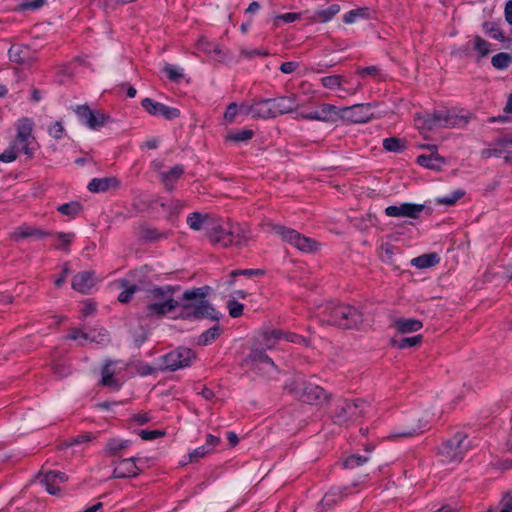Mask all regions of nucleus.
<instances>
[{
  "mask_svg": "<svg viewBox=\"0 0 512 512\" xmlns=\"http://www.w3.org/2000/svg\"><path fill=\"white\" fill-rule=\"evenodd\" d=\"M263 274H264V272L261 269H243V270H233L231 272L232 277H236V276L252 277V276H259V275H263Z\"/></svg>",
  "mask_w": 512,
  "mask_h": 512,
  "instance_id": "052dcab7",
  "label": "nucleus"
},
{
  "mask_svg": "<svg viewBox=\"0 0 512 512\" xmlns=\"http://www.w3.org/2000/svg\"><path fill=\"white\" fill-rule=\"evenodd\" d=\"M482 27L485 33L490 37L500 41H505L504 35L497 23L487 21L483 23Z\"/></svg>",
  "mask_w": 512,
  "mask_h": 512,
  "instance_id": "4c0bfd02",
  "label": "nucleus"
},
{
  "mask_svg": "<svg viewBox=\"0 0 512 512\" xmlns=\"http://www.w3.org/2000/svg\"><path fill=\"white\" fill-rule=\"evenodd\" d=\"M162 71L166 74L168 79H170L173 82H178L184 78L183 68L172 64H166L163 67Z\"/></svg>",
  "mask_w": 512,
  "mask_h": 512,
  "instance_id": "c9c22d12",
  "label": "nucleus"
},
{
  "mask_svg": "<svg viewBox=\"0 0 512 512\" xmlns=\"http://www.w3.org/2000/svg\"><path fill=\"white\" fill-rule=\"evenodd\" d=\"M474 49L479 52L481 57H485L490 53V43L482 39L480 36H475Z\"/></svg>",
  "mask_w": 512,
  "mask_h": 512,
  "instance_id": "8fccbe9b",
  "label": "nucleus"
},
{
  "mask_svg": "<svg viewBox=\"0 0 512 512\" xmlns=\"http://www.w3.org/2000/svg\"><path fill=\"white\" fill-rule=\"evenodd\" d=\"M321 321L341 328L351 329L363 322V314L355 307L345 304H329L325 307Z\"/></svg>",
  "mask_w": 512,
  "mask_h": 512,
  "instance_id": "39448f33",
  "label": "nucleus"
},
{
  "mask_svg": "<svg viewBox=\"0 0 512 512\" xmlns=\"http://www.w3.org/2000/svg\"><path fill=\"white\" fill-rule=\"evenodd\" d=\"M364 11H365L364 9H357V10L349 11L348 13H346L344 15L343 21L346 24H353L356 21L357 17L362 16L364 14Z\"/></svg>",
  "mask_w": 512,
  "mask_h": 512,
  "instance_id": "338daca9",
  "label": "nucleus"
},
{
  "mask_svg": "<svg viewBox=\"0 0 512 512\" xmlns=\"http://www.w3.org/2000/svg\"><path fill=\"white\" fill-rule=\"evenodd\" d=\"M227 309L231 317L238 318L243 314L244 305L236 300H229L227 302Z\"/></svg>",
  "mask_w": 512,
  "mask_h": 512,
  "instance_id": "603ef678",
  "label": "nucleus"
},
{
  "mask_svg": "<svg viewBox=\"0 0 512 512\" xmlns=\"http://www.w3.org/2000/svg\"><path fill=\"white\" fill-rule=\"evenodd\" d=\"M467 435L457 432L451 439L445 441L439 448V454L444 462H460L470 448L466 442Z\"/></svg>",
  "mask_w": 512,
  "mask_h": 512,
  "instance_id": "9d476101",
  "label": "nucleus"
},
{
  "mask_svg": "<svg viewBox=\"0 0 512 512\" xmlns=\"http://www.w3.org/2000/svg\"><path fill=\"white\" fill-rule=\"evenodd\" d=\"M142 107L150 114L162 116L166 120H173L180 115L177 108L166 106L162 103L155 101L152 98H143Z\"/></svg>",
  "mask_w": 512,
  "mask_h": 512,
  "instance_id": "2eb2a0df",
  "label": "nucleus"
},
{
  "mask_svg": "<svg viewBox=\"0 0 512 512\" xmlns=\"http://www.w3.org/2000/svg\"><path fill=\"white\" fill-rule=\"evenodd\" d=\"M368 460V457L354 454L346 458L343 465L345 468L353 469L360 465H363Z\"/></svg>",
  "mask_w": 512,
  "mask_h": 512,
  "instance_id": "de8ad7c7",
  "label": "nucleus"
},
{
  "mask_svg": "<svg viewBox=\"0 0 512 512\" xmlns=\"http://www.w3.org/2000/svg\"><path fill=\"white\" fill-rule=\"evenodd\" d=\"M177 286H154L146 291L145 305L142 313L147 318H161L168 313L174 312L179 302L174 299Z\"/></svg>",
  "mask_w": 512,
  "mask_h": 512,
  "instance_id": "f03ea898",
  "label": "nucleus"
},
{
  "mask_svg": "<svg viewBox=\"0 0 512 512\" xmlns=\"http://www.w3.org/2000/svg\"><path fill=\"white\" fill-rule=\"evenodd\" d=\"M440 258L436 253L423 254L411 260V264L419 269L429 268L438 264Z\"/></svg>",
  "mask_w": 512,
  "mask_h": 512,
  "instance_id": "cd10ccee",
  "label": "nucleus"
},
{
  "mask_svg": "<svg viewBox=\"0 0 512 512\" xmlns=\"http://www.w3.org/2000/svg\"><path fill=\"white\" fill-rule=\"evenodd\" d=\"M165 435V432L162 430H141L139 432V436L142 440L150 441L157 438H160Z\"/></svg>",
  "mask_w": 512,
  "mask_h": 512,
  "instance_id": "bf43d9fd",
  "label": "nucleus"
},
{
  "mask_svg": "<svg viewBox=\"0 0 512 512\" xmlns=\"http://www.w3.org/2000/svg\"><path fill=\"white\" fill-rule=\"evenodd\" d=\"M272 231L280 236L283 241L293 245L302 252H312L316 248V241L301 235L298 231L282 225H272Z\"/></svg>",
  "mask_w": 512,
  "mask_h": 512,
  "instance_id": "9b49d317",
  "label": "nucleus"
},
{
  "mask_svg": "<svg viewBox=\"0 0 512 512\" xmlns=\"http://www.w3.org/2000/svg\"><path fill=\"white\" fill-rule=\"evenodd\" d=\"M292 100V98H261L252 103V117L269 118L276 117L274 110V101Z\"/></svg>",
  "mask_w": 512,
  "mask_h": 512,
  "instance_id": "a211bd4d",
  "label": "nucleus"
},
{
  "mask_svg": "<svg viewBox=\"0 0 512 512\" xmlns=\"http://www.w3.org/2000/svg\"><path fill=\"white\" fill-rule=\"evenodd\" d=\"M282 335H284L283 330L274 329L265 331L262 334V340L260 344L267 349H272L275 346L276 341L282 339Z\"/></svg>",
  "mask_w": 512,
  "mask_h": 512,
  "instance_id": "c85d7f7f",
  "label": "nucleus"
},
{
  "mask_svg": "<svg viewBox=\"0 0 512 512\" xmlns=\"http://www.w3.org/2000/svg\"><path fill=\"white\" fill-rule=\"evenodd\" d=\"M492 148L483 149L480 153L482 159H489L491 157H499L505 147L497 146L493 143Z\"/></svg>",
  "mask_w": 512,
  "mask_h": 512,
  "instance_id": "13d9d810",
  "label": "nucleus"
},
{
  "mask_svg": "<svg viewBox=\"0 0 512 512\" xmlns=\"http://www.w3.org/2000/svg\"><path fill=\"white\" fill-rule=\"evenodd\" d=\"M287 388L302 402L308 404H321L328 399V394L322 387L302 379L295 380Z\"/></svg>",
  "mask_w": 512,
  "mask_h": 512,
  "instance_id": "1a4fd4ad",
  "label": "nucleus"
},
{
  "mask_svg": "<svg viewBox=\"0 0 512 512\" xmlns=\"http://www.w3.org/2000/svg\"><path fill=\"white\" fill-rule=\"evenodd\" d=\"M82 206L79 202H69L60 205L57 210L66 216L75 217L80 213Z\"/></svg>",
  "mask_w": 512,
  "mask_h": 512,
  "instance_id": "58836bf2",
  "label": "nucleus"
},
{
  "mask_svg": "<svg viewBox=\"0 0 512 512\" xmlns=\"http://www.w3.org/2000/svg\"><path fill=\"white\" fill-rule=\"evenodd\" d=\"M422 335H415L412 337H402L399 339L393 340V345L396 346L399 349H406L409 347H415L421 344L422 342Z\"/></svg>",
  "mask_w": 512,
  "mask_h": 512,
  "instance_id": "2f4dec72",
  "label": "nucleus"
},
{
  "mask_svg": "<svg viewBox=\"0 0 512 512\" xmlns=\"http://www.w3.org/2000/svg\"><path fill=\"white\" fill-rule=\"evenodd\" d=\"M470 115L456 109H439L433 113L415 117V125L420 130H433L438 128L464 127L469 121Z\"/></svg>",
  "mask_w": 512,
  "mask_h": 512,
  "instance_id": "20e7f679",
  "label": "nucleus"
},
{
  "mask_svg": "<svg viewBox=\"0 0 512 512\" xmlns=\"http://www.w3.org/2000/svg\"><path fill=\"white\" fill-rule=\"evenodd\" d=\"M350 490L351 487L349 486L331 488L322 498L321 506L332 507L349 495L351 493Z\"/></svg>",
  "mask_w": 512,
  "mask_h": 512,
  "instance_id": "393cba45",
  "label": "nucleus"
},
{
  "mask_svg": "<svg viewBox=\"0 0 512 512\" xmlns=\"http://www.w3.org/2000/svg\"><path fill=\"white\" fill-rule=\"evenodd\" d=\"M294 99L295 98H292V100L274 101L275 115L278 116V115H281L284 113L291 112L294 109V107L296 106Z\"/></svg>",
  "mask_w": 512,
  "mask_h": 512,
  "instance_id": "a19ab883",
  "label": "nucleus"
},
{
  "mask_svg": "<svg viewBox=\"0 0 512 512\" xmlns=\"http://www.w3.org/2000/svg\"><path fill=\"white\" fill-rule=\"evenodd\" d=\"M253 135L254 131L251 129L232 131L227 134L226 140L231 142H246L249 141L253 137Z\"/></svg>",
  "mask_w": 512,
  "mask_h": 512,
  "instance_id": "72a5a7b5",
  "label": "nucleus"
},
{
  "mask_svg": "<svg viewBox=\"0 0 512 512\" xmlns=\"http://www.w3.org/2000/svg\"><path fill=\"white\" fill-rule=\"evenodd\" d=\"M89 342H95L99 345H106L109 343V334L104 328H90L89 329Z\"/></svg>",
  "mask_w": 512,
  "mask_h": 512,
  "instance_id": "7c9ffc66",
  "label": "nucleus"
},
{
  "mask_svg": "<svg viewBox=\"0 0 512 512\" xmlns=\"http://www.w3.org/2000/svg\"><path fill=\"white\" fill-rule=\"evenodd\" d=\"M512 61V56L508 53L501 52L492 57V65L500 70L507 69Z\"/></svg>",
  "mask_w": 512,
  "mask_h": 512,
  "instance_id": "e433bc0d",
  "label": "nucleus"
},
{
  "mask_svg": "<svg viewBox=\"0 0 512 512\" xmlns=\"http://www.w3.org/2000/svg\"><path fill=\"white\" fill-rule=\"evenodd\" d=\"M67 480V476L63 472L48 471L40 479V482L45 486L46 491L51 495H58L60 493L59 484Z\"/></svg>",
  "mask_w": 512,
  "mask_h": 512,
  "instance_id": "4be33fe9",
  "label": "nucleus"
},
{
  "mask_svg": "<svg viewBox=\"0 0 512 512\" xmlns=\"http://www.w3.org/2000/svg\"><path fill=\"white\" fill-rule=\"evenodd\" d=\"M69 340H83L88 341L89 340V330L84 331L80 328H72L70 329L69 334L66 336Z\"/></svg>",
  "mask_w": 512,
  "mask_h": 512,
  "instance_id": "4d7b16f0",
  "label": "nucleus"
},
{
  "mask_svg": "<svg viewBox=\"0 0 512 512\" xmlns=\"http://www.w3.org/2000/svg\"><path fill=\"white\" fill-rule=\"evenodd\" d=\"M34 122L27 117L19 119L16 123V137L11 146L5 152H12L14 160L20 153L25 154L28 158H33L37 142L33 136Z\"/></svg>",
  "mask_w": 512,
  "mask_h": 512,
  "instance_id": "423d86ee",
  "label": "nucleus"
},
{
  "mask_svg": "<svg viewBox=\"0 0 512 512\" xmlns=\"http://www.w3.org/2000/svg\"><path fill=\"white\" fill-rule=\"evenodd\" d=\"M299 18H300L299 13H285V14L279 15L275 18V24L277 25L278 21H280V20L284 21L285 23H291V22L298 20Z\"/></svg>",
  "mask_w": 512,
  "mask_h": 512,
  "instance_id": "774afa93",
  "label": "nucleus"
},
{
  "mask_svg": "<svg viewBox=\"0 0 512 512\" xmlns=\"http://www.w3.org/2000/svg\"><path fill=\"white\" fill-rule=\"evenodd\" d=\"M130 444V441L128 440H120L116 438L109 439L105 450L110 455H117L119 451L126 449Z\"/></svg>",
  "mask_w": 512,
  "mask_h": 512,
  "instance_id": "473e14b6",
  "label": "nucleus"
},
{
  "mask_svg": "<svg viewBox=\"0 0 512 512\" xmlns=\"http://www.w3.org/2000/svg\"><path fill=\"white\" fill-rule=\"evenodd\" d=\"M431 150L429 155H419L417 157V163L425 168L439 171L445 164V159L437 153V147L434 145L427 146Z\"/></svg>",
  "mask_w": 512,
  "mask_h": 512,
  "instance_id": "412c9836",
  "label": "nucleus"
},
{
  "mask_svg": "<svg viewBox=\"0 0 512 512\" xmlns=\"http://www.w3.org/2000/svg\"><path fill=\"white\" fill-rule=\"evenodd\" d=\"M94 284V272L92 271L79 272L73 277L72 280V288L83 294L88 293Z\"/></svg>",
  "mask_w": 512,
  "mask_h": 512,
  "instance_id": "5701e85b",
  "label": "nucleus"
},
{
  "mask_svg": "<svg viewBox=\"0 0 512 512\" xmlns=\"http://www.w3.org/2000/svg\"><path fill=\"white\" fill-rule=\"evenodd\" d=\"M218 218H214L210 214H202L193 212L187 217L188 226L194 231L206 230L208 239H210L211 228L215 225Z\"/></svg>",
  "mask_w": 512,
  "mask_h": 512,
  "instance_id": "f3484780",
  "label": "nucleus"
},
{
  "mask_svg": "<svg viewBox=\"0 0 512 512\" xmlns=\"http://www.w3.org/2000/svg\"><path fill=\"white\" fill-rule=\"evenodd\" d=\"M137 291V287L136 285H132L128 288H126L124 291H122L119 296H118V300L121 302V303H127L131 300L132 298V295Z\"/></svg>",
  "mask_w": 512,
  "mask_h": 512,
  "instance_id": "69168bd1",
  "label": "nucleus"
},
{
  "mask_svg": "<svg viewBox=\"0 0 512 512\" xmlns=\"http://www.w3.org/2000/svg\"><path fill=\"white\" fill-rule=\"evenodd\" d=\"M47 4V0H25L20 3L15 10L16 11H27L32 10L36 11L41 9L43 6Z\"/></svg>",
  "mask_w": 512,
  "mask_h": 512,
  "instance_id": "79ce46f5",
  "label": "nucleus"
},
{
  "mask_svg": "<svg viewBox=\"0 0 512 512\" xmlns=\"http://www.w3.org/2000/svg\"><path fill=\"white\" fill-rule=\"evenodd\" d=\"M55 236L60 240V245L56 247V249L64 250L66 252L69 251V246L75 237L74 233H64V232H57Z\"/></svg>",
  "mask_w": 512,
  "mask_h": 512,
  "instance_id": "c03bdc74",
  "label": "nucleus"
},
{
  "mask_svg": "<svg viewBox=\"0 0 512 512\" xmlns=\"http://www.w3.org/2000/svg\"><path fill=\"white\" fill-rule=\"evenodd\" d=\"M220 336L219 326H213L203 332L199 337L197 344L201 346H207L213 343Z\"/></svg>",
  "mask_w": 512,
  "mask_h": 512,
  "instance_id": "c756f323",
  "label": "nucleus"
},
{
  "mask_svg": "<svg viewBox=\"0 0 512 512\" xmlns=\"http://www.w3.org/2000/svg\"><path fill=\"white\" fill-rule=\"evenodd\" d=\"M383 147L390 152H399L404 148V145L400 139L390 137L383 140Z\"/></svg>",
  "mask_w": 512,
  "mask_h": 512,
  "instance_id": "49530a36",
  "label": "nucleus"
},
{
  "mask_svg": "<svg viewBox=\"0 0 512 512\" xmlns=\"http://www.w3.org/2000/svg\"><path fill=\"white\" fill-rule=\"evenodd\" d=\"M119 187V181L115 177L93 178L88 184V190L92 193L107 192Z\"/></svg>",
  "mask_w": 512,
  "mask_h": 512,
  "instance_id": "b1692460",
  "label": "nucleus"
},
{
  "mask_svg": "<svg viewBox=\"0 0 512 512\" xmlns=\"http://www.w3.org/2000/svg\"><path fill=\"white\" fill-rule=\"evenodd\" d=\"M92 439H94V436L91 433H82V434H79V435L71 438L68 445L74 446V445H78V444H81L84 442H89Z\"/></svg>",
  "mask_w": 512,
  "mask_h": 512,
  "instance_id": "e2e57ef3",
  "label": "nucleus"
},
{
  "mask_svg": "<svg viewBox=\"0 0 512 512\" xmlns=\"http://www.w3.org/2000/svg\"><path fill=\"white\" fill-rule=\"evenodd\" d=\"M74 72L75 71H74L72 65H63V66L59 67L58 72L56 74L57 81L60 84H63L65 82V78H67V79L71 78L73 76Z\"/></svg>",
  "mask_w": 512,
  "mask_h": 512,
  "instance_id": "5fc2aeb1",
  "label": "nucleus"
},
{
  "mask_svg": "<svg viewBox=\"0 0 512 512\" xmlns=\"http://www.w3.org/2000/svg\"><path fill=\"white\" fill-rule=\"evenodd\" d=\"M244 365L254 371H264L270 374L276 370L272 359L261 348H253L249 355L243 360Z\"/></svg>",
  "mask_w": 512,
  "mask_h": 512,
  "instance_id": "4468645a",
  "label": "nucleus"
},
{
  "mask_svg": "<svg viewBox=\"0 0 512 512\" xmlns=\"http://www.w3.org/2000/svg\"><path fill=\"white\" fill-rule=\"evenodd\" d=\"M365 405L366 402L362 399L354 401L339 399L332 412V420L339 426L347 427L364 415Z\"/></svg>",
  "mask_w": 512,
  "mask_h": 512,
  "instance_id": "6e6552de",
  "label": "nucleus"
},
{
  "mask_svg": "<svg viewBox=\"0 0 512 512\" xmlns=\"http://www.w3.org/2000/svg\"><path fill=\"white\" fill-rule=\"evenodd\" d=\"M394 327L402 334L412 333L420 330L423 324L420 320L413 318H399L394 321Z\"/></svg>",
  "mask_w": 512,
  "mask_h": 512,
  "instance_id": "bb28decb",
  "label": "nucleus"
},
{
  "mask_svg": "<svg viewBox=\"0 0 512 512\" xmlns=\"http://www.w3.org/2000/svg\"><path fill=\"white\" fill-rule=\"evenodd\" d=\"M340 11V6L333 4L327 9L319 10L316 14L320 18L321 22H328Z\"/></svg>",
  "mask_w": 512,
  "mask_h": 512,
  "instance_id": "37998d69",
  "label": "nucleus"
},
{
  "mask_svg": "<svg viewBox=\"0 0 512 512\" xmlns=\"http://www.w3.org/2000/svg\"><path fill=\"white\" fill-rule=\"evenodd\" d=\"M48 235H50L49 232L38 229L36 227L21 226L10 234V238L14 241H19L27 237H36L37 239H42Z\"/></svg>",
  "mask_w": 512,
  "mask_h": 512,
  "instance_id": "a878e982",
  "label": "nucleus"
},
{
  "mask_svg": "<svg viewBox=\"0 0 512 512\" xmlns=\"http://www.w3.org/2000/svg\"><path fill=\"white\" fill-rule=\"evenodd\" d=\"M282 339H285L288 342L297 343V344H307V340L296 333L293 332H284V335H282Z\"/></svg>",
  "mask_w": 512,
  "mask_h": 512,
  "instance_id": "0e129e2a",
  "label": "nucleus"
},
{
  "mask_svg": "<svg viewBox=\"0 0 512 512\" xmlns=\"http://www.w3.org/2000/svg\"><path fill=\"white\" fill-rule=\"evenodd\" d=\"M184 173V168L182 165L178 164L171 168L169 171L162 173V178L174 182L178 178L182 176Z\"/></svg>",
  "mask_w": 512,
  "mask_h": 512,
  "instance_id": "864d4df0",
  "label": "nucleus"
},
{
  "mask_svg": "<svg viewBox=\"0 0 512 512\" xmlns=\"http://www.w3.org/2000/svg\"><path fill=\"white\" fill-rule=\"evenodd\" d=\"M361 76H371L375 79L384 80L388 77L387 73H384L379 66H368L358 70Z\"/></svg>",
  "mask_w": 512,
  "mask_h": 512,
  "instance_id": "ea45409f",
  "label": "nucleus"
},
{
  "mask_svg": "<svg viewBox=\"0 0 512 512\" xmlns=\"http://www.w3.org/2000/svg\"><path fill=\"white\" fill-rule=\"evenodd\" d=\"M322 86L334 90L341 85V78L338 75L325 76L321 79Z\"/></svg>",
  "mask_w": 512,
  "mask_h": 512,
  "instance_id": "6e6d98bb",
  "label": "nucleus"
},
{
  "mask_svg": "<svg viewBox=\"0 0 512 512\" xmlns=\"http://www.w3.org/2000/svg\"><path fill=\"white\" fill-rule=\"evenodd\" d=\"M74 111L79 121L93 130L103 127L110 119L105 113L92 110L88 105L77 106Z\"/></svg>",
  "mask_w": 512,
  "mask_h": 512,
  "instance_id": "ddd939ff",
  "label": "nucleus"
},
{
  "mask_svg": "<svg viewBox=\"0 0 512 512\" xmlns=\"http://www.w3.org/2000/svg\"><path fill=\"white\" fill-rule=\"evenodd\" d=\"M211 452V449L210 448H207L206 446H201V447H198L196 448L195 450H193V452H191L189 454V459H190V462L192 461H197L199 460L200 458H203L205 457L207 454H209Z\"/></svg>",
  "mask_w": 512,
  "mask_h": 512,
  "instance_id": "680f3d73",
  "label": "nucleus"
},
{
  "mask_svg": "<svg viewBox=\"0 0 512 512\" xmlns=\"http://www.w3.org/2000/svg\"><path fill=\"white\" fill-rule=\"evenodd\" d=\"M250 239L249 230L236 222L217 219L215 225L211 228L210 241L223 248L236 247L243 248Z\"/></svg>",
  "mask_w": 512,
  "mask_h": 512,
  "instance_id": "7ed1b4c3",
  "label": "nucleus"
},
{
  "mask_svg": "<svg viewBox=\"0 0 512 512\" xmlns=\"http://www.w3.org/2000/svg\"><path fill=\"white\" fill-rule=\"evenodd\" d=\"M210 291L211 287L208 285L184 291L178 300L179 313L176 318L188 321L201 319L218 321L220 313L206 299Z\"/></svg>",
  "mask_w": 512,
  "mask_h": 512,
  "instance_id": "f257e3e1",
  "label": "nucleus"
},
{
  "mask_svg": "<svg viewBox=\"0 0 512 512\" xmlns=\"http://www.w3.org/2000/svg\"><path fill=\"white\" fill-rule=\"evenodd\" d=\"M424 209L425 205L423 204L402 203L399 206H388L385 209V214L389 217H408L417 219Z\"/></svg>",
  "mask_w": 512,
  "mask_h": 512,
  "instance_id": "dca6fc26",
  "label": "nucleus"
},
{
  "mask_svg": "<svg viewBox=\"0 0 512 512\" xmlns=\"http://www.w3.org/2000/svg\"><path fill=\"white\" fill-rule=\"evenodd\" d=\"M238 116H239L238 104L235 102H232L227 106L226 111L223 116V119H224L225 123L229 124V123L235 122L237 120Z\"/></svg>",
  "mask_w": 512,
  "mask_h": 512,
  "instance_id": "a18cd8bd",
  "label": "nucleus"
},
{
  "mask_svg": "<svg viewBox=\"0 0 512 512\" xmlns=\"http://www.w3.org/2000/svg\"><path fill=\"white\" fill-rule=\"evenodd\" d=\"M375 108V103L354 104L351 106L342 107L339 110V115L346 121L353 123H364L374 117ZM332 112L338 114V111H336V107L334 105H323L322 116L318 113H315L312 118L325 120L327 115L331 114Z\"/></svg>",
  "mask_w": 512,
  "mask_h": 512,
  "instance_id": "0eeeda50",
  "label": "nucleus"
},
{
  "mask_svg": "<svg viewBox=\"0 0 512 512\" xmlns=\"http://www.w3.org/2000/svg\"><path fill=\"white\" fill-rule=\"evenodd\" d=\"M111 362H107L102 368V384L108 387L119 388L118 381L113 376V371L110 368Z\"/></svg>",
  "mask_w": 512,
  "mask_h": 512,
  "instance_id": "f704fd0d",
  "label": "nucleus"
},
{
  "mask_svg": "<svg viewBox=\"0 0 512 512\" xmlns=\"http://www.w3.org/2000/svg\"><path fill=\"white\" fill-rule=\"evenodd\" d=\"M9 58L10 61L23 66H31L36 60L31 49L22 45H13L9 49Z\"/></svg>",
  "mask_w": 512,
  "mask_h": 512,
  "instance_id": "aec40b11",
  "label": "nucleus"
},
{
  "mask_svg": "<svg viewBox=\"0 0 512 512\" xmlns=\"http://www.w3.org/2000/svg\"><path fill=\"white\" fill-rule=\"evenodd\" d=\"M195 357L193 350L186 347L177 348L161 358L163 365L162 369L167 371H176L178 369L189 367Z\"/></svg>",
  "mask_w": 512,
  "mask_h": 512,
  "instance_id": "f8f14e48",
  "label": "nucleus"
},
{
  "mask_svg": "<svg viewBox=\"0 0 512 512\" xmlns=\"http://www.w3.org/2000/svg\"><path fill=\"white\" fill-rule=\"evenodd\" d=\"M463 196H464V191L456 190V191L452 192L450 195L438 198L437 202L439 204H444V205H453Z\"/></svg>",
  "mask_w": 512,
  "mask_h": 512,
  "instance_id": "3c124183",
  "label": "nucleus"
},
{
  "mask_svg": "<svg viewBox=\"0 0 512 512\" xmlns=\"http://www.w3.org/2000/svg\"><path fill=\"white\" fill-rule=\"evenodd\" d=\"M48 134L56 140L62 139L66 134V130L63 126V123L60 121H57V122L53 123L52 125H50L48 127Z\"/></svg>",
  "mask_w": 512,
  "mask_h": 512,
  "instance_id": "09e8293b",
  "label": "nucleus"
},
{
  "mask_svg": "<svg viewBox=\"0 0 512 512\" xmlns=\"http://www.w3.org/2000/svg\"><path fill=\"white\" fill-rule=\"evenodd\" d=\"M114 470L112 478H131L136 477L141 469L136 464L134 457L122 459L117 462H113Z\"/></svg>",
  "mask_w": 512,
  "mask_h": 512,
  "instance_id": "6ab92c4d",
  "label": "nucleus"
}]
</instances>
